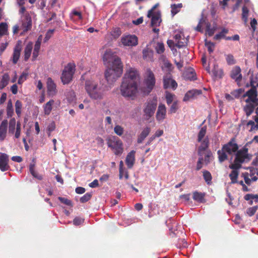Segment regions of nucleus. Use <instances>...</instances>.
<instances>
[{
  "mask_svg": "<svg viewBox=\"0 0 258 258\" xmlns=\"http://www.w3.org/2000/svg\"><path fill=\"white\" fill-rule=\"evenodd\" d=\"M41 43V36H40L36 41L33 52V59L35 60L39 55Z\"/></svg>",
  "mask_w": 258,
  "mask_h": 258,
  "instance_id": "nucleus-32",
  "label": "nucleus"
},
{
  "mask_svg": "<svg viewBox=\"0 0 258 258\" xmlns=\"http://www.w3.org/2000/svg\"><path fill=\"white\" fill-rule=\"evenodd\" d=\"M114 132L117 135L121 136L123 134L124 130L121 126L116 125L114 128Z\"/></svg>",
  "mask_w": 258,
  "mask_h": 258,
  "instance_id": "nucleus-48",
  "label": "nucleus"
},
{
  "mask_svg": "<svg viewBox=\"0 0 258 258\" xmlns=\"http://www.w3.org/2000/svg\"><path fill=\"white\" fill-rule=\"evenodd\" d=\"M55 128V124L54 122L52 121L49 123L47 126V130L49 132L48 136H50L51 132L53 131Z\"/></svg>",
  "mask_w": 258,
  "mask_h": 258,
  "instance_id": "nucleus-58",
  "label": "nucleus"
},
{
  "mask_svg": "<svg viewBox=\"0 0 258 258\" xmlns=\"http://www.w3.org/2000/svg\"><path fill=\"white\" fill-rule=\"evenodd\" d=\"M166 116V108L165 105L159 104L156 115V119L159 122L162 121Z\"/></svg>",
  "mask_w": 258,
  "mask_h": 258,
  "instance_id": "nucleus-19",
  "label": "nucleus"
},
{
  "mask_svg": "<svg viewBox=\"0 0 258 258\" xmlns=\"http://www.w3.org/2000/svg\"><path fill=\"white\" fill-rule=\"evenodd\" d=\"M204 26H206V34L209 36H212L216 30V27L214 26L211 27L210 24L207 22L206 19L203 17L200 19L198 26L195 28V30L197 31L203 32L202 27Z\"/></svg>",
  "mask_w": 258,
  "mask_h": 258,
  "instance_id": "nucleus-11",
  "label": "nucleus"
},
{
  "mask_svg": "<svg viewBox=\"0 0 258 258\" xmlns=\"http://www.w3.org/2000/svg\"><path fill=\"white\" fill-rule=\"evenodd\" d=\"M155 78L153 73L148 69L145 73L144 84L145 86L144 92L149 94L153 89L155 84Z\"/></svg>",
  "mask_w": 258,
  "mask_h": 258,
  "instance_id": "nucleus-8",
  "label": "nucleus"
},
{
  "mask_svg": "<svg viewBox=\"0 0 258 258\" xmlns=\"http://www.w3.org/2000/svg\"><path fill=\"white\" fill-rule=\"evenodd\" d=\"M178 108V106L177 101H174L173 102V103L171 104V105L169 108V112L171 114L175 113L176 111L177 110Z\"/></svg>",
  "mask_w": 258,
  "mask_h": 258,
  "instance_id": "nucleus-51",
  "label": "nucleus"
},
{
  "mask_svg": "<svg viewBox=\"0 0 258 258\" xmlns=\"http://www.w3.org/2000/svg\"><path fill=\"white\" fill-rule=\"evenodd\" d=\"M8 161V156L4 153L2 154L0 156V169L2 171H7L9 169Z\"/></svg>",
  "mask_w": 258,
  "mask_h": 258,
  "instance_id": "nucleus-22",
  "label": "nucleus"
},
{
  "mask_svg": "<svg viewBox=\"0 0 258 258\" xmlns=\"http://www.w3.org/2000/svg\"><path fill=\"white\" fill-rule=\"evenodd\" d=\"M22 27L23 29V31H27L31 28L32 20L29 13H26L24 15V16H21Z\"/></svg>",
  "mask_w": 258,
  "mask_h": 258,
  "instance_id": "nucleus-18",
  "label": "nucleus"
},
{
  "mask_svg": "<svg viewBox=\"0 0 258 258\" xmlns=\"http://www.w3.org/2000/svg\"><path fill=\"white\" fill-rule=\"evenodd\" d=\"M84 222V219L80 217H76L73 220V224L78 226Z\"/></svg>",
  "mask_w": 258,
  "mask_h": 258,
  "instance_id": "nucleus-61",
  "label": "nucleus"
},
{
  "mask_svg": "<svg viewBox=\"0 0 258 258\" xmlns=\"http://www.w3.org/2000/svg\"><path fill=\"white\" fill-rule=\"evenodd\" d=\"M54 103V101L53 99H51L43 105V108L44 110V113L45 115H48L50 114L52 110V106Z\"/></svg>",
  "mask_w": 258,
  "mask_h": 258,
  "instance_id": "nucleus-33",
  "label": "nucleus"
},
{
  "mask_svg": "<svg viewBox=\"0 0 258 258\" xmlns=\"http://www.w3.org/2000/svg\"><path fill=\"white\" fill-rule=\"evenodd\" d=\"M121 34L120 29L118 28H115L112 31L111 35L114 38H118Z\"/></svg>",
  "mask_w": 258,
  "mask_h": 258,
  "instance_id": "nucleus-55",
  "label": "nucleus"
},
{
  "mask_svg": "<svg viewBox=\"0 0 258 258\" xmlns=\"http://www.w3.org/2000/svg\"><path fill=\"white\" fill-rule=\"evenodd\" d=\"M158 6V4H156L154 6V7L148 11L147 16L148 17H150L152 13H154L155 12H160L159 11L155 10L156 7Z\"/></svg>",
  "mask_w": 258,
  "mask_h": 258,
  "instance_id": "nucleus-64",
  "label": "nucleus"
},
{
  "mask_svg": "<svg viewBox=\"0 0 258 258\" xmlns=\"http://www.w3.org/2000/svg\"><path fill=\"white\" fill-rule=\"evenodd\" d=\"M182 4H173L171 5V14L172 16H174L176 15L179 11L180 9L182 8Z\"/></svg>",
  "mask_w": 258,
  "mask_h": 258,
  "instance_id": "nucleus-41",
  "label": "nucleus"
},
{
  "mask_svg": "<svg viewBox=\"0 0 258 258\" xmlns=\"http://www.w3.org/2000/svg\"><path fill=\"white\" fill-rule=\"evenodd\" d=\"M58 199L61 203H63L66 205L71 206L72 204L71 201L67 199L60 197H58Z\"/></svg>",
  "mask_w": 258,
  "mask_h": 258,
  "instance_id": "nucleus-62",
  "label": "nucleus"
},
{
  "mask_svg": "<svg viewBox=\"0 0 258 258\" xmlns=\"http://www.w3.org/2000/svg\"><path fill=\"white\" fill-rule=\"evenodd\" d=\"M85 88L91 99L98 100L103 99L105 90L100 82L92 79L87 80L85 82Z\"/></svg>",
  "mask_w": 258,
  "mask_h": 258,
  "instance_id": "nucleus-3",
  "label": "nucleus"
},
{
  "mask_svg": "<svg viewBox=\"0 0 258 258\" xmlns=\"http://www.w3.org/2000/svg\"><path fill=\"white\" fill-rule=\"evenodd\" d=\"M205 45L207 47L208 50L210 53L213 52L215 47V44L214 43L208 41L206 39Z\"/></svg>",
  "mask_w": 258,
  "mask_h": 258,
  "instance_id": "nucleus-50",
  "label": "nucleus"
},
{
  "mask_svg": "<svg viewBox=\"0 0 258 258\" xmlns=\"http://www.w3.org/2000/svg\"><path fill=\"white\" fill-rule=\"evenodd\" d=\"M229 168L232 169L231 173L229 174V177L231 179V183L234 184L238 182L237 178L239 175L238 170L241 168L240 167L231 166V164L229 165Z\"/></svg>",
  "mask_w": 258,
  "mask_h": 258,
  "instance_id": "nucleus-23",
  "label": "nucleus"
},
{
  "mask_svg": "<svg viewBox=\"0 0 258 258\" xmlns=\"http://www.w3.org/2000/svg\"><path fill=\"white\" fill-rule=\"evenodd\" d=\"M71 19L74 21H78L83 19V16L81 12L76 10H73L70 14Z\"/></svg>",
  "mask_w": 258,
  "mask_h": 258,
  "instance_id": "nucleus-36",
  "label": "nucleus"
},
{
  "mask_svg": "<svg viewBox=\"0 0 258 258\" xmlns=\"http://www.w3.org/2000/svg\"><path fill=\"white\" fill-rule=\"evenodd\" d=\"M209 142L207 140L203 141L201 145L199 147L198 150V154L200 158L197 163V170H199L202 167V164L204 162V159L203 157V154L205 150L208 147Z\"/></svg>",
  "mask_w": 258,
  "mask_h": 258,
  "instance_id": "nucleus-13",
  "label": "nucleus"
},
{
  "mask_svg": "<svg viewBox=\"0 0 258 258\" xmlns=\"http://www.w3.org/2000/svg\"><path fill=\"white\" fill-rule=\"evenodd\" d=\"M175 45L178 47H182L185 46L188 41L187 38L184 37L183 34L181 33L176 34L174 37Z\"/></svg>",
  "mask_w": 258,
  "mask_h": 258,
  "instance_id": "nucleus-20",
  "label": "nucleus"
},
{
  "mask_svg": "<svg viewBox=\"0 0 258 258\" xmlns=\"http://www.w3.org/2000/svg\"><path fill=\"white\" fill-rule=\"evenodd\" d=\"M164 88H171L175 90L177 87V84L175 80L171 78L170 74H168L164 77L163 78Z\"/></svg>",
  "mask_w": 258,
  "mask_h": 258,
  "instance_id": "nucleus-17",
  "label": "nucleus"
},
{
  "mask_svg": "<svg viewBox=\"0 0 258 258\" xmlns=\"http://www.w3.org/2000/svg\"><path fill=\"white\" fill-rule=\"evenodd\" d=\"M138 86L136 84L122 80L120 89L121 94L124 97L134 96L137 92Z\"/></svg>",
  "mask_w": 258,
  "mask_h": 258,
  "instance_id": "nucleus-5",
  "label": "nucleus"
},
{
  "mask_svg": "<svg viewBox=\"0 0 258 258\" xmlns=\"http://www.w3.org/2000/svg\"><path fill=\"white\" fill-rule=\"evenodd\" d=\"M28 76V74L26 73H23L20 77L19 78L18 81V84H22L26 80Z\"/></svg>",
  "mask_w": 258,
  "mask_h": 258,
  "instance_id": "nucleus-54",
  "label": "nucleus"
},
{
  "mask_svg": "<svg viewBox=\"0 0 258 258\" xmlns=\"http://www.w3.org/2000/svg\"><path fill=\"white\" fill-rule=\"evenodd\" d=\"M243 92V91L242 89H239L232 91L231 92V94L235 98H238L240 96Z\"/></svg>",
  "mask_w": 258,
  "mask_h": 258,
  "instance_id": "nucleus-59",
  "label": "nucleus"
},
{
  "mask_svg": "<svg viewBox=\"0 0 258 258\" xmlns=\"http://www.w3.org/2000/svg\"><path fill=\"white\" fill-rule=\"evenodd\" d=\"M8 31V26L6 23H1L0 24V36L7 34Z\"/></svg>",
  "mask_w": 258,
  "mask_h": 258,
  "instance_id": "nucleus-47",
  "label": "nucleus"
},
{
  "mask_svg": "<svg viewBox=\"0 0 258 258\" xmlns=\"http://www.w3.org/2000/svg\"><path fill=\"white\" fill-rule=\"evenodd\" d=\"M255 171L254 169H250L249 172H243L241 176L243 178L245 184L250 185L252 182H255L257 180V177L255 175Z\"/></svg>",
  "mask_w": 258,
  "mask_h": 258,
  "instance_id": "nucleus-14",
  "label": "nucleus"
},
{
  "mask_svg": "<svg viewBox=\"0 0 258 258\" xmlns=\"http://www.w3.org/2000/svg\"><path fill=\"white\" fill-rule=\"evenodd\" d=\"M202 94L200 90L193 89L188 91L184 95L183 101L186 102L191 99H195Z\"/></svg>",
  "mask_w": 258,
  "mask_h": 258,
  "instance_id": "nucleus-21",
  "label": "nucleus"
},
{
  "mask_svg": "<svg viewBox=\"0 0 258 258\" xmlns=\"http://www.w3.org/2000/svg\"><path fill=\"white\" fill-rule=\"evenodd\" d=\"M131 82L134 84L138 85L139 82V75L137 70L135 68H131L126 72L123 81Z\"/></svg>",
  "mask_w": 258,
  "mask_h": 258,
  "instance_id": "nucleus-10",
  "label": "nucleus"
},
{
  "mask_svg": "<svg viewBox=\"0 0 258 258\" xmlns=\"http://www.w3.org/2000/svg\"><path fill=\"white\" fill-rule=\"evenodd\" d=\"M107 144L108 147L111 149L115 155L120 156L123 153V143L118 138L112 137L107 140Z\"/></svg>",
  "mask_w": 258,
  "mask_h": 258,
  "instance_id": "nucleus-6",
  "label": "nucleus"
},
{
  "mask_svg": "<svg viewBox=\"0 0 258 258\" xmlns=\"http://www.w3.org/2000/svg\"><path fill=\"white\" fill-rule=\"evenodd\" d=\"M204 196V194L198 191H195L193 193V199L198 202H203Z\"/></svg>",
  "mask_w": 258,
  "mask_h": 258,
  "instance_id": "nucleus-38",
  "label": "nucleus"
},
{
  "mask_svg": "<svg viewBox=\"0 0 258 258\" xmlns=\"http://www.w3.org/2000/svg\"><path fill=\"white\" fill-rule=\"evenodd\" d=\"M226 61L229 64H233L234 63V59L232 55L229 54L226 56Z\"/></svg>",
  "mask_w": 258,
  "mask_h": 258,
  "instance_id": "nucleus-63",
  "label": "nucleus"
},
{
  "mask_svg": "<svg viewBox=\"0 0 258 258\" xmlns=\"http://www.w3.org/2000/svg\"><path fill=\"white\" fill-rule=\"evenodd\" d=\"M203 176L206 182L209 184L210 183L212 180V176L210 172L208 171H203Z\"/></svg>",
  "mask_w": 258,
  "mask_h": 258,
  "instance_id": "nucleus-49",
  "label": "nucleus"
},
{
  "mask_svg": "<svg viewBox=\"0 0 258 258\" xmlns=\"http://www.w3.org/2000/svg\"><path fill=\"white\" fill-rule=\"evenodd\" d=\"M223 147L224 149L226 150L227 153L229 155L236 153L237 151H238V146L234 139H231L230 142L224 145Z\"/></svg>",
  "mask_w": 258,
  "mask_h": 258,
  "instance_id": "nucleus-16",
  "label": "nucleus"
},
{
  "mask_svg": "<svg viewBox=\"0 0 258 258\" xmlns=\"http://www.w3.org/2000/svg\"><path fill=\"white\" fill-rule=\"evenodd\" d=\"M103 60L107 66L105 77L109 84L115 82L122 73V64L120 58L111 50L107 49L103 55Z\"/></svg>",
  "mask_w": 258,
  "mask_h": 258,
  "instance_id": "nucleus-1",
  "label": "nucleus"
},
{
  "mask_svg": "<svg viewBox=\"0 0 258 258\" xmlns=\"http://www.w3.org/2000/svg\"><path fill=\"white\" fill-rule=\"evenodd\" d=\"M165 98L166 102L168 105H170L172 102H173L175 99V96L173 94H172L168 91L165 93Z\"/></svg>",
  "mask_w": 258,
  "mask_h": 258,
  "instance_id": "nucleus-40",
  "label": "nucleus"
},
{
  "mask_svg": "<svg viewBox=\"0 0 258 258\" xmlns=\"http://www.w3.org/2000/svg\"><path fill=\"white\" fill-rule=\"evenodd\" d=\"M204 155H205L204 162L206 164H208L210 162L211 160L212 159V154L211 152L206 151L205 150L203 154V156Z\"/></svg>",
  "mask_w": 258,
  "mask_h": 258,
  "instance_id": "nucleus-44",
  "label": "nucleus"
},
{
  "mask_svg": "<svg viewBox=\"0 0 258 258\" xmlns=\"http://www.w3.org/2000/svg\"><path fill=\"white\" fill-rule=\"evenodd\" d=\"M231 77L235 80L238 85L241 80L242 75L241 74V69L238 67H234L231 72Z\"/></svg>",
  "mask_w": 258,
  "mask_h": 258,
  "instance_id": "nucleus-24",
  "label": "nucleus"
},
{
  "mask_svg": "<svg viewBox=\"0 0 258 258\" xmlns=\"http://www.w3.org/2000/svg\"><path fill=\"white\" fill-rule=\"evenodd\" d=\"M47 94L49 97L54 96L57 92L56 85L51 78H48L46 82Z\"/></svg>",
  "mask_w": 258,
  "mask_h": 258,
  "instance_id": "nucleus-15",
  "label": "nucleus"
},
{
  "mask_svg": "<svg viewBox=\"0 0 258 258\" xmlns=\"http://www.w3.org/2000/svg\"><path fill=\"white\" fill-rule=\"evenodd\" d=\"M206 129H207L206 127L204 126V127H202L201 128V129L200 130V131L199 133V134H198V141L199 142H202V143L203 142V141L205 140H207L208 141V139H204L202 141V139H203V138L205 137V136L206 135Z\"/></svg>",
  "mask_w": 258,
  "mask_h": 258,
  "instance_id": "nucleus-43",
  "label": "nucleus"
},
{
  "mask_svg": "<svg viewBox=\"0 0 258 258\" xmlns=\"http://www.w3.org/2000/svg\"><path fill=\"white\" fill-rule=\"evenodd\" d=\"M20 43V42H18L15 46L14 49V52L12 57V60L14 64L17 63L20 58V53L22 49Z\"/></svg>",
  "mask_w": 258,
  "mask_h": 258,
  "instance_id": "nucleus-25",
  "label": "nucleus"
},
{
  "mask_svg": "<svg viewBox=\"0 0 258 258\" xmlns=\"http://www.w3.org/2000/svg\"><path fill=\"white\" fill-rule=\"evenodd\" d=\"M9 80V75L7 73L5 74L3 76L0 82V89H3L8 84Z\"/></svg>",
  "mask_w": 258,
  "mask_h": 258,
  "instance_id": "nucleus-37",
  "label": "nucleus"
},
{
  "mask_svg": "<svg viewBox=\"0 0 258 258\" xmlns=\"http://www.w3.org/2000/svg\"><path fill=\"white\" fill-rule=\"evenodd\" d=\"M138 38L135 35L123 36L121 38V42L124 46H134L138 44Z\"/></svg>",
  "mask_w": 258,
  "mask_h": 258,
  "instance_id": "nucleus-12",
  "label": "nucleus"
},
{
  "mask_svg": "<svg viewBox=\"0 0 258 258\" xmlns=\"http://www.w3.org/2000/svg\"><path fill=\"white\" fill-rule=\"evenodd\" d=\"M155 49L156 52L159 54L163 53L164 51V44L162 43H158L155 47Z\"/></svg>",
  "mask_w": 258,
  "mask_h": 258,
  "instance_id": "nucleus-53",
  "label": "nucleus"
},
{
  "mask_svg": "<svg viewBox=\"0 0 258 258\" xmlns=\"http://www.w3.org/2000/svg\"><path fill=\"white\" fill-rule=\"evenodd\" d=\"M75 71V66L72 63L68 64L62 71L61 80L63 84L69 83L72 79Z\"/></svg>",
  "mask_w": 258,
  "mask_h": 258,
  "instance_id": "nucleus-9",
  "label": "nucleus"
},
{
  "mask_svg": "<svg viewBox=\"0 0 258 258\" xmlns=\"http://www.w3.org/2000/svg\"><path fill=\"white\" fill-rule=\"evenodd\" d=\"M8 128V121L7 120H4L2 121L0 125V140L3 141L6 136L7 131Z\"/></svg>",
  "mask_w": 258,
  "mask_h": 258,
  "instance_id": "nucleus-29",
  "label": "nucleus"
},
{
  "mask_svg": "<svg viewBox=\"0 0 258 258\" xmlns=\"http://www.w3.org/2000/svg\"><path fill=\"white\" fill-rule=\"evenodd\" d=\"M157 106V99L148 100L144 104L143 112L145 118L149 119L155 113Z\"/></svg>",
  "mask_w": 258,
  "mask_h": 258,
  "instance_id": "nucleus-7",
  "label": "nucleus"
},
{
  "mask_svg": "<svg viewBox=\"0 0 258 258\" xmlns=\"http://www.w3.org/2000/svg\"><path fill=\"white\" fill-rule=\"evenodd\" d=\"M257 210V206H254V207H250L249 208H248L247 210V214L249 216H251L252 215H253L255 212L256 211V210Z\"/></svg>",
  "mask_w": 258,
  "mask_h": 258,
  "instance_id": "nucleus-57",
  "label": "nucleus"
},
{
  "mask_svg": "<svg viewBox=\"0 0 258 258\" xmlns=\"http://www.w3.org/2000/svg\"><path fill=\"white\" fill-rule=\"evenodd\" d=\"M21 134V123L18 121L17 123L16 131L15 134V137L17 139L20 137Z\"/></svg>",
  "mask_w": 258,
  "mask_h": 258,
  "instance_id": "nucleus-56",
  "label": "nucleus"
},
{
  "mask_svg": "<svg viewBox=\"0 0 258 258\" xmlns=\"http://www.w3.org/2000/svg\"><path fill=\"white\" fill-rule=\"evenodd\" d=\"M249 11L246 7L242 8V19L244 22V24L246 25L248 21Z\"/></svg>",
  "mask_w": 258,
  "mask_h": 258,
  "instance_id": "nucleus-42",
  "label": "nucleus"
},
{
  "mask_svg": "<svg viewBox=\"0 0 258 258\" xmlns=\"http://www.w3.org/2000/svg\"><path fill=\"white\" fill-rule=\"evenodd\" d=\"M183 77L185 80L194 81L197 79L196 73L192 68H188L183 74Z\"/></svg>",
  "mask_w": 258,
  "mask_h": 258,
  "instance_id": "nucleus-28",
  "label": "nucleus"
},
{
  "mask_svg": "<svg viewBox=\"0 0 258 258\" xmlns=\"http://www.w3.org/2000/svg\"><path fill=\"white\" fill-rule=\"evenodd\" d=\"M153 52L148 49H145L143 51V56L144 59L151 60L152 57Z\"/></svg>",
  "mask_w": 258,
  "mask_h": 258,
  "instance_id": "nucleus-46",
  "label": "nucleus"
},
{
  "mask_svg": "<svg viewBox=\"0 0 258 258\" xmlns=\"http://www.w3.org/2000/svg\"><path fill=\"white\" fill-rule=\"evenodd\" d=\"M243 97L246 103L244 107V110L247 116L250 115L254 108L257 106L255 109L256 116L254 117V121L249 120L247 123V126L250 127L249 131L256 130L258 129V99L255 88H253L247 91Z\"/></svg>",
  "mask_w": 258,
  "mask_h": 258,
  "instance_id": "nucleus-2",
  "label": "nucleus"
},
{
  "mask_svg": "<svg viewBox=\"0 0 258 258\" xmlns=\"http://www.w3.org/2000/svg\"><path fill=\"white\" fill-rule=\"evenodd\" d=\"M22 103L19 100H17L15 103L16 112L18 116L21 114Z\"/></svg>",
  "mask_w": 258,
  "mask_h": 258,
  "instance_id": "nucleus-52",
  "label": "nucleus"
},
{
  "mask_svg": "<svg viewBox=\"0 0 258 258\" xmlns=\"http://www.w3.org/2000/svg\"><path fill=\"white\" fill-rule=\"evenodd\" d=\"M16 126H17L16 119L15 118H12L9 121V133L13 134L15 132Z\"/></svg>",
  "mask_w": 258,
  "mask_h": 258,
  "instance_id": "nucleus-39",
  "label": "nucleus"
},
{
  "mask_svg": "<svg viewBox=\"0 0 258 258\" xmlns=\"http://www.w3.org/2000/svg\"><path fill=\"white\" fill-rule=\"evenodd\" d=\"M218 155V159L220 163H222L227 159V152L226 150L224 149V147H222L221 150H219L217 152Z\"/></svg>",
  "mask_w": 258,
  "mask_h": 258,
  "instance_id": "nucleus-35",
  "label": "nucleus"
},
{
  "mask_svg": "<svg viewBox=\"0 0 258 258\" xmlns=\"http://www.w3.org/2000/svg\"><path fill=\"white\" fill-rule=\"evenodd\" d=\"M91 195L90 194L87 193L85 194L80 199V201L82 203H85L88 201L91 198Z\"/></svg>",
  "mask_w": 258,
  "mask_h": 258,
  "instance_id": "nucleus-60",
  "label": "nucleus"
},
{
  "mask_svg": "<svg viewBox=\"0 0 258 258\" xmlns=\"http://www.w3.org/2000/svg\"><path fill=\"white\" fill-rule=\"evenodd\" d=\"M251 158L252 155L248 153V148L244 146L235 154V158L231 163V166L241 167L242 164L248 162Z\"/></svg>",
  "mask_w": 258,
  "mask_h": 258,
  "instance_id": "nucleus-4",
  "label": "nucleus"
},
{
  "mask_svg": "<svg viewBox=\"0 0 258 258\" xmlns=\"http://www.w3.org/2000/svg\"><path fill=\"white\" fill-rule=\"evenodd\" d=\"M212 74L213 77L215 79H221L224 75L223 70L215 64L212 70Z\"/></svg>",
  "mask_w": 258,
  "mask_h": 258,
  "instance_id": "nucleus-30",
  "label": "nucleus"
},
{
  "mask_svg": "<svg viewBox=\"0 0 258 258\" xmlns=\"http://www.w3.org/2000/svg\"><path fill=\"white\" fill-rule=\"evenodd\" d=\"M14 113L13 104L11 100H9L8 102L7 107V114L8 117H11Z\"/></svg>",
  "mask_w": 258,
  "mask_h": 258,
  "instance_id": "nucleus-45",
  "label": "nucleus"
},
{
  "mask_svg": "<svg viewBox=\"0 0 258 258\" xmlns=\"http://www.w3.org/2000/svg\"><path fill=\"white\" fill-rule=\"evenodd\" d=\"M33 48V43L29 42L26 45L24 50V59L27 61L30 57Z\"/></svg>",
  "mask_w": 258,
  "mask_h": 258,
  "instance_id": "nucleus-34",
  "label": "nucleus"
},
{
  "mask_svg": "<svg viewBox=\"0 0 258 258\" xmlns=\"http://www.w3.org/2000/svg\"><path fill=\"white\" fill-rule=\"evenodd\" d=\"M135 153L136 152L133 150L128 153L126 156L125 163L128 168H132L135 163Z\"/></svg>",
  "mask_w": 258,
  "mask_h": 258,
  "instance_id": "nucleus-27",
  "label": "nucleus"
},
{
  "mask_svg": "<svg viewBox=\"0 0 258 258\" xmlns=\"http://www.w3.org/2000/svg\"><path fill=\"white\" fill-rule=\"evenodd\" d=\"M151 19V26L153 27H156L159 26L161 22V14L160 12H155L152 13V15L149 17Z\"/></svg>",
  "mask_w": 258,
  "mask_h": 258,
  "instance_id": "nucleus-26",
  "label": "nucleus"
},
{
  "mask_svg": "<svg viewBox=\"0 0 258 258\" xmlns=\"http://www.w3.org/2000/svg\"><path fill=\"white\" fill-rule=\"evenodd\" d=\"M151 131L150 127L147 126L145 127L141 134L139 135L138 138L137 142L138 143L141 144L142 143L145 139L148 136L150 132Z\"/></svg>",
  "mask_w": 258,
  "mask_h": 258,
  "instance_id": "nucleus-31",
  "label": "nucleus"
}]
</instances>
